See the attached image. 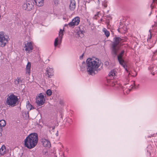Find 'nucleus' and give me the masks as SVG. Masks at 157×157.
Wrapping results in <instances>:
<instances>
[{"label": "nucleus", "mask_w": 157, "mask_h": 157, "mask_svg": "<svg viewBox=\"0 0 157 157\" xmlns=\"http://www.w3.org/2000/svg\"><path fill=\"white\" fill-rule=\"evenodd\" d=\"M101 65V61L98 59L88 58L86 60V66L88 74L91 75H95V71H97Z\"/></svg>", "instance_id": "nucleus-1"}, {"label": "nucleus", "mask_w": 157, "mask_h": 157, "mask_svg": "<svg viewBox=\"0 0 157 157\" xmlns=\"http://www.w3.org/2000/svg\"><path fill=\"white\" fill-rule=\"evenodd\" d=\"M38 141V135L36 133L30 134L24 140V145L29 149H32L36 145Z\"/></svg>", "instance_id": "nucleus-2"}, {"label": "nucleus", "mask_w": 157, "mask_h": 157, "mask_svg": "<svg viewBox=\"0 0 157 157\" xmlns=\"http://www.w3.org/2000/svg\"><path fill=\"white\" fill-rule=\"evenodd\" d=\"M126 38H121L119 37H115L113 38V41L112 44L111 52L113 57H115L117 55V52L119 49L122 43L126 41Z\"/></svg>", "instance_id": "nucleus-3"}, {"label": "nucleus", "mask_w": 157, "mask_h": 157, "mask_svg": "<svg viewBox=\"0 0 157 157\" xmlns=\"http://www.w3.org/2000/svg\"><path fill=\"white\" fill-rule=\"evenodd\" d=\"M18 101V99L17 97L12 94L7 97L6 100V105L13 107L17 105Z\"/></svg>", "instance_id": "nucleus-4"}, {"label": "nucleus", "mask_w": 157, "mask_h": 157, "mask_svg": "<svg viewBox=\"0 0 157 157\" xmlns=\"http://www.w3.org/2000/svg\"><path fill=\"white\" fill-rule=\"evenodd\" d=\"M9 37L2 32H0V47H3L8 43Z\"/></svg>", "instance_id": "nucleus-5"}, {"label": "nucleus", "mask_w": 157, "mask_h": 157, "mask_svg": "<svg viewBox=\"0 0 157 157\" xmlns=\"http://www.w3.org/2000/svg\"><path fill=\"white\" fill-rule=\"evenodd\" d=\"M124 52L125 51L124 50H122L121 52L117 56V58L120 64L125 69L126 71H127V72H128V71L126 68L127 66L126 65L124 61L122 59V56L124 53Z\"/></svg>", "instance_id": "nucleus-6"}, {"label": "nucleus", "mask_w": 157, "mask_h": 157, "mask_svg": "<svg viewBox=\"0 0 157 157\" xmlns=\"http://www.w3.org/2000/svg\"><path fill=\"white\" fill-rule=\"evenodd\" d=\"M45 99L44 95L40 93L36 97V103L39 106H40L43 105L45 103Z\"/></svg>", "instance_id": "nucleus-7"}, {"label": "nucleus", "mask_w": 157, "mask_h": 157, "mask_svg": "<svg viewBox=\"0 0 157 157\" xmlns=\"http://www.w3.org/2000/svg\"><path fill=\"white\" fill-rule=\"evenodd\" d=\"M80 22V18L77 17L74 18L72 21L68 24L70 27L73 28L75 26L78 25Z\"/></svg>", "instance_id": "nucleus-8"}, {"label": "nucleus", "mask_w": 157, "mask_h": 157, "mask_svg": "<svg viewBox=\"0 0 157 157\" xmlns=\"http://www.w3.org/2000/svg\"><path fill=\"white\" fill-rule=\"evenodd\" d=\"M41 137L40 139V141L42 144L45 147H49L51 146L50 142L49 140L47 139V137L45 138L43 136H41Z\"/></svg>", "instance_id": "nucleus-9"}, {"label": "nucleus", "mask_w": 157, "mask_h": 157, "mask_svg": "<svg viewBox=\"0 0 157 157\" xmlns=\"http://www.w3.org/2000/svg\"><path fill=\"white\" fill-rule=\"evenodd\" d=\"M33 7V5L32 3L29 1L27 0L26 3H25L22 5L23 9L27 11L30 10Z\"/></svg>", "instance_id": "nucleus-10"}, {"label": "nucleus", "mask_w": 157, "mask_h": 157, "mask_svg": "<svg viewBox=\"0 0 157 157\" xmlns=\"http://www.w3.org/2000/svg\"><path fill=\"white\" fill-rule=\"evenodd\" d=\"M25 45L24 48H25V51L28 53H30L31 52H32L33 47L31 42H29L25 43Z\"/></svg>", "instance_id": "nucleus-11"}, {"label": "nucleus", "mask_w": 157, "mask_h": 157, "mask_svg": "<svg viewBox=\"0 0 157 157\" xmlns=\"http://www.w3.org/2000/svg\"><path fill=\"white\" fill-rule=\"evenodd\" d=\"M53 69L48 67L46 71L45 75L48 76V78H50L53 75Z\"/></svg>", "instance_id": "nucleus-12"}, {"label": "nucleus", "mask_w": 157, "mask_h": 157, "mask_svg": "<svg viewBox=\"0 0 157 157\" xmlns=\"http://www.w3.org/2000/svg\"><path fill=\"white\" fill-rule=\"evenodd\" d=\"M76 7V2L75 0H71L69 5V8L71 10L73 11Z\"/></svg>", "instance_id": "nucleus-13"}, {"label": "nucleus", "mask_w": 157, "mask_h": 157, "mask_svg": "<svg viewBox=\"0 0 157 157\" xmlns=\"http://www.w3.org/2000/svg\"><path fill=\"white\" fill-rule=\"evenodd\" d=\"M36 5L39 7L42 6L44 4V0H34Z\"/></svg>", "instance_id": "nucleus-14"}, {"label": "nucleus", "mask_w": 157, "mask_h": 157, "mask_svg": "<svg viewBox=\"0 0 157 157\" xmlns=\"http://www.w3.org/2000/svg\"><path fill=\"white\" fill-rule=\"evenodd\" d=\"M31 66V63L29 62H28L26 66V74H30V72Z\"/></svg>", "instance_id": "nucleus-15"}, {"label": "nucleus", "mask_w": 157, "mask_h": 157, "mask_svg": "<svg viewBox=\"0 0 157 157\" xmlns=\"http://www.w3.org/2000/svg\"><path fill=\"white\" fill-rule=\"evenodd\" d=\"M116 72L113 70H111L109 74V76L111 78H113L116 76Z\"/></svg>", "instance_id": "nucleus-16"}, {"label": "nucleus", "mask_w": 157, "mask_h": 157, "mask_svg": "<svg viewBox=\"0 0 157 157\" xmlns=\"http://www.w3.org/2000/svg\"><path fill=\"white\" fill-rule=\"evenodd\" d=\"M6 152V147L4 145L2 146L0 149V153L2 155H3Z\"/></svg>", "instance_id": "nucleus-17"}, {"label": "nucleus", "mask_w": 157, "mask_h": 157, "mask_svg": "<svg viewBox=\"0 0 157 157\" xmlns=\"http://www.w3.org/2000/svg\"><path fill=\"white\" fill-rule=\"evenodd\" d=\"M63 30H62V29H60L59 31V36L58 37H59L60 39V42H61L62 39L63 38Z\"/></svg>", "instance_id": "nucleus-18"}, {"label": "nucleus", "mask_w": 157, "mask_h": 157, "mask_svg": "<svg viewBox=\"0 0 157 157\" xmlns=\"http://www.w3.org/2000/svg\"><path fill=\"white\" fill-rule=\"evenodd\" d=\"M84 33L82 31H79L78 30V31L77 33V34L78 37L79 36V37L82 38L84 36Z\"/></svg>", "instance_id": "nucleus-19"}, {"label": "nucleus", "mask_w": 157, "mask_h": 157, "mask_svg": "<svg viewBox=\"0 0 157 157\" xmlns=\"http://www.w3.org/2000/svg\"><path fill=\"white\" fill-rule=\"evenodd\" d=\"M61 43V42H60V39L59 38L57 37L55 40L54 44V46L55 47H56L58 45V44H60Z\"/></svg>", "instance_id": "nucleus-20"}, {"label": "nucleus", "mask_w": 157, "mask_h": 157, "mask_svg": "<svg viewBox=\"0 0 157 157\" xmlns=\"http://www.w3.org/2000/svg\"><path fill=\"white\" fill-rule=\"evenodd\" d=\"M22 81L21 78H17L14 82L15 84L16 85H18L19 84L21 83H22Z\"/></svg>", "instance_id": "nucleus-21"}, {"label": "nucleus", "mask_w": 157, "mask_h": 157, "mask_svg": "<svg viewBox=\"0 0 157 157\" xmlns=\"http://www.w3.org/2000/svg\"><path fill=\"white\" fill-rule=\"evenodd\" d=\"M103 31L104 33L105 34L107 37H108L110 35L109 33L106 29H103Z\"/></svg>", "instance_id": "nucleus-22"}, {"label": "nucleus", "mask_w": 157, "mask_h": 157, "mask_svg": "<svg viewBox=\"0 0 157 157\" xmlns=\"http://www.w3.org/2000/svg\"><path fill=\"white\" fill-rule=\"evenodd\" d=\"M6 125V122L4 120H2L0 121V127H4Z\"/></svg>", "instance_id": "nucleus-23"}, {"label": "nucleus", "mask_w": 157, "mask_h": 157, "mask_svg": "<svg viewBox=\"0 0 157 157\" xmlns=\"http://www.w3.org/2000/svg\"><path fill=\"white\" fill-rule=\"evenodd\" d=\"M26 107L28 109L31 110L32 109V106L29 103V101L27 102Z\"/></svg>", "instance_id": "nucleus-24"}, {"label": "nucleus", "mask_w": 157, "mask_h": 157, "mask_svg": "<svg viewBox=\"0 0 157 157\" xmlns=\"http://www.w3.org/2000/svg\"><path fill=\"white\" fill-rule=\"evenodd\" d=\"M108 1L107 0H104L102 2V6H103L104 8H105L107 6Z\"/></svg>", "instance_id": "nucleus-25"}, {"label": "nucleus", "mask_w": 157, "mask_h": 157, "mask_svg": "<svg viewBox=\"0 0 157 157\" xmlns=\"http://www.w3.org/2000/svg\"><path fill=\"white\" fill-rule=\"evenodd\" d=\"M120 25H121L119 26V27L118 29V32H122L123 31L122 30L123 29L124 30H125L124 29L125 28L123 25L122 26V25L121 24H120Z\"/></svg>", "instance_id": "nucleus-26"}, {"label": "nucleus", "mask_w": 157, "mask_h": 157, "mask_svg": "<svg viewBox=\"0 0 157 157\" xmlns=\"http://www.w3.org/2000/svg\"><path fill=\"white\" fill-rule=\"evenodd\" d=\"M48 127L49 130L50 132L52 133L51 131H52L53 132V130L55 128V126H51L50 125H48Z\"/></svg>", "instance_id": "nucleus-27"}, {"label": "nucleus", "mask_w": 157, "mask_h": 157, "mask_svg": "<svg viewBox=\"0 0 157 157\" xmlns=\"http://www.w3.org/2000/svg\"><path fill=\"white\" fill-rule=\"evenodd\" d=\"M78 30L81 31H82L83 33L85 32V28L83 26H80L78 28Z\"/></svg>", "instance_id": "nucleus-28"}, {"label": "nucleus", "mask_w": 157, "mask_h": 157, "mask_svg": "<svg viewBox=\"0 0 157 157\" xmlns=\"http://www.w3.org/2000/svg\"><path fill=\"white\" fill-rule=\"evenodd\" d=\"M108 82H109L110 85L112 86H114L116 85V83L115 82H114L112 80H108Z\"/></svg>", "instance_id": "nucleus-29"}, {"label": "nucleus", "mask_w": 157, "mask_h": 157, "mask_svg": "<svg viewBox=\"0 0 157 157\" xmlns=\"http://www.w3.org/2000/svg\"><path fill=\"white\" fill-rule=\"evenodd\" d=\"M23 116L24 117H25V118H28L29 117V113L28 112L26 113V112H24L23 113Z\"/></svg>", "instance_id": "nucleus-30"}, {"label": "nucleus", "mask_w": 157, "mask_h": 157, "mask_svg": "<svg viewBox=\"0 0 157 157\" xmlns=\"http://www.w3.org/2000/svg\"><path fill=\"white\" fill-rule=\"evenodd\" d=\"M52 92L50 90H48L46 91V94L48 96H50L52 95Z\"/></svg>", "instance_id": "nucleus-31"}, {"label": "nucleus", "mask_w": 157, "mask_h": 157, "mask_svg": "<svg viewBox=\"0 0 157 157\" xmlns=\"http://www.w3.org/2000/svg\"><path fill=\"white\" fill-rule=\"evenodd\" d=\"M155 67L156 68V67L155 66H151L149 68V69L151 71H154V68Z\"/></svg>", "instance_id": "nucleus-32"}, {"label": "nucleus", "mask_w": 157, "mask_h": 157, "mask_svg": "<svg viewBox=\"0 0 157 157\" xmlns=\"http://www.w3.org/2000/svg\"><path fill=\"white\" fill-rule=\"evenodd\" d=\"M86 64L85 62H83L82 63V65L80 67L81 68H84Z\"/></svg>", "instance_id": "nucleus-33"}, {"label": "nucleus", "mask_w": 157, "mask_h": 157, "mask_svg": "<svg viewBox=\"0 0 157 157\" xmlns=\"http://www.w3.org/2000/svg\"><path fill=\"white\" fill-rule=\"evenodd\" d=\"M83 55H84V54L83 53L81 56H80L79 58H80V59H82L83 56Z\"/></svg>", "instance_id": "nucleus-34"}, {"label": "nucleus", "mask_w": 157, "mask_h": 157, "mask_svg": "<svg viewBox=\"0 0 157 157\" xmlns=\"http://www.w3.org/2000/svg\"><path fill=\"white\" fill-rule=\"evenodd\" d=\"M105 65L106 66H107L109 65V63L108 62H105Z\"/></svg>", "instance_id": "nucleus-35"}, {"label": "nucleus", "mask_w": 157, "mask_h": 157, "mask_svg": "<svg viewBox=\"0 0 157 157\" xmlns=\"http://www.w3.org/2000/svg\"><path fill=\"white\" fill-rule=\"evenodd\" d=\"M56 136H58V131H57V132L56 133Z\"/></svg>", "instance_id": "nucleus-36"}, {"label": "nucleus", "mask_w": 157, "mask_h": 157, "mask_svg": "<svg viewBox=\"0 0 157 157\" xmlns=\"http://www.w3.org/2000/svg\"><path fill=\"white\" fill-rule=\"evenodd\" d=\"M2 127H0V132H2Z\"/></svg>", "instance_id": "nucleus-37"}, {"label": "nucleus", "mask_w": 157, "mask_h": 157, "mask_svg": "<svg viewBox=\"0 0 157 157\" xmlns=\"http://www.w3.org/2000/svg\"><path fill=\"white\" fill-rule=\"evenodd\" d=\"M68 25V24H65V26H67Z\"/></svg>", "instance_id": "nucleus-38"}, {"label": "nucleus", "mask_w": 157, "mask_h": 157, "mask_svg": "<svg viewBox=\"0 0 157 157\" xmlns=\"http://www.w3.org/2000/svg\"><path fill=\"white\" fill-rule=\"evenodd\" d=\"M2 136V133L1 132H0V136Z\"/></svg>", "instance_id": "nucleus-39"}, {"label": "nucleus", "mask_w": 157, "mask_h": 157, "mask_svg": "<svg viewBox=\"0 0 157 157\" xmlns=\"http://www.w3.org/2000/svg\"><path fill=\"white\" fill-rule=\"evenodd\" d=\"M130 72L129 73V74H128V75H130Z\"/></svg>", "instance_id": "nucleus-40"}, {"label": "nucleus", "mask_w": 157, "mask_h": 157, "mask_svg": "<svg viewBox=\"0 0 157 157\" xmlns=\"http://www.w3.org/2000/svg\"><path fill=\"white\" fill-rule=\"evenodd\" d=\"M60 103H61V104L62 103V102H61V101H60Z\"/></svg>", "instance_id": "nucleus-41"}, {"label": "nucleus", "mask_w": 157, "mask_h": 157, "mask_svg": "<svg viewBox=\"0 0 157 157\" xmlns=\"http://www.w3.org/2000/svg\"><path fill=\"white\" fill-rule=\"evenodd\" d=\"M156 52H157V50L155 51V53Z\"/></svg>", "instance_id": "nucleus-42"}, {"label": "nucleus", "mask_w": 157, "mask_h": 157, "mask_svg": "<svg viewBox=\"0 0 157 157\" xmlns=\"http://www.w3.org/2000/svg\"><path fill=\"white\" fill-rule=\"evenodd\" d=\"M98 1L99 2V0H98Z\"/></svg>", "instance_id": "nucleus-43"}]
</instances>
